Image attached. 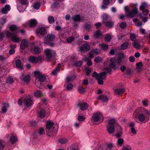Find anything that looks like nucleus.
Instances as JSON below:
<instances>
[{"mask_svg": "<svg viewBox=\"0 0 150 150\" xmlns=\"http://www.w3.org/2000/svg\"><path fill=\"white\" fill-rule=\"evenodd\" d=\"M137 5V3H134L132 5L131 7L132 8L131 11H129L131 9L130 8L128 7L127 6L125 7L124 9L125 13L128 17L133 18L138 13Z\"/></svg>", "mask_w": 150, "mask_h": 150, "instance_id": "nucleus-1", "label": "nucleus"}, {"mask_svg": "<svg viewBox=\"0 0 150 150\" xmlns=\"http://www.w3.org/2000/svg\"><path fill=\"white\" fill-rule=\"evenodd\" d=\"M54 123L51 121H47L46 124V132L49 136H52L57 132L58 127H53Z\"/></svg>", "mask_w": 150, "mask_h": 150, "instance_id": "nucleus-2", "label": "nucleus"}, {"mask_svg": "<svg viewBox=\"0 0 150 150\" xmlns=\"http://www.w3.org/2000/svg\"><path fill=\"white\" fill-rule=\"evenodd\" d=\"M103 119V117L102 114L99 112H96L93 115L91 121L96 124H98L102 122Z\"/></svg>", "mask_w": 150, "mask_h": 150, "instance_id": "nucleus-3", "label": "nucleus"}, {"mask_svg": "<svg viewBox=\"0 0 150 150\" xmlns=\"http://www.w3.org/2000/svg\"><path fill=\"white\" fill-rule=\"evenodd\" d=\"M144 112L140 113L138 117L139 120L141 122H145L149 120L150 116V110H144Z\"/></svg>", "mask_w": 150, "mask_h": 150, "instance_id": "nucleus-4", "label": "nucleus"}, {"mask_svg": "<svg viewBox=\"0 0 150 150\" xmlns=\"http://www.w3.org/2000/svg\"><path fill=\"white\" fill-rule=\"evenodd\" d=\"M117 124L114 119H112L109 120L107 126V130L109 134H112L115 132V128L116 127Z\"/></svg>", "mask_w": 150, "mask_h": 150, "instance_id": "nucleus-5", "label": "nucleus"}, {"mask_svg": "<svg viewBox=\"0 0 150 150\" xmlns=\"http://www.w3.org/2000/svg\"><path fill=\"white\" fill-rule=\"evenodd\" d=\"M122 59L118 57L117 61L115 58H111L110 59L111 63L109 66V67L113 68L115 70L117 69L120 66V63L122 62Z\"/></svg>", "mask_w": 150, "mask_h": 150, "instance_id": "nucleus-6", "label": "nucleus"}, {"mask_svg": "<svg viewBox=\"0 0 150 150\" xmlns=\"http://www.w3.org/2000/svg\"><path fill=\"white\" fill-rule=\"evenodd\" d=\"M55 37L54 35L52 34H48L44 39V43L50 46H54V44L52 41H53Z\"/></svg>", "mask_w": 150, "mask_h": 150, "instance_id": "nucleus-7", "label": "nucleus"}, {"mask_svg": "<svg viewBox=\"0 0 150 150\" xmlns=\"http://www.w3.org/2000/svg\"><path fill=\"white\" fill-rule=\"evenodd\" d=\"M6 34L7 37L11 38L12 40L15 42H19L21 40V38L18 36L15 33H11L9 31H6Z\"/></svg>", "mask_w": 150, "mask_h": 150, "instance_id": "nucleus-8", "label": "nucleus"}, {"mask_svg": "<svg viewBox=\"0 0 150 150\" xmlns=\"http://www.w3.org/2000/svg\"><path fill=\"white\" fill-rule=\"evenodd\" d=\"M23 103L27 107H29L31 106L33 103L32 97L30 96L26 95L22 98Z\"/></svg>", "mask_w": 150, "mask_h": 150, "instance_id": "nucleus-9", "label": "nucleus"}, {"mask_svg": "<svg viewBox=\"0 0 150 150\" xmlns=\"http://www.w3.org/2000/svg\"><path fill=\"white\" fill-rule=\"evenodd\" d=\"M34 74L35 76L36 79H38L40 82H43L46 79V76L42 74L41 72L36 71L34 72Z\"/></svg>", "mask_w": 150, "mask_h": 150, "instance_id": "nucleus-10", "label": "nucleus"}, {"mask_svg": "<svg viewBox=\"0 0 150 150\" xmlns=\"http://www.w3.org/2000/svg\"><path fill=\"white\" fill-rule=\"evenodd\" d=\"M44 53L47 59H49L52 58L55 54L54 52L52 50L47 48L44 50Z\"/></svg>", "mask_w": 150, "mask_h": 150, "instance_id": "nucleus-11", "label": "nucleus"}, {"mask_svg": "<svg viewBox=\"0 0 150 150\" xmlns=\"http://www.w3.org/2000/svg\"><path fill=\"white\" fill-rule=\"evenodd\" d=\"M42 58V57L40 56L37 57L31 56L29 58V60L30 62L36 63L41 62Z\"/></svg>", "mask_w": 150, "mask_h": 150, "instance_id": "nucleus-12", "label": "nucleus"}, {"mask_svg": "<svg viewBox=\"0 0 150 150\" xmlns=\"http://www.w3.org/2000/svg\"><path fill=\"white\" fill-rule=\"evenodd\" d=\"M71 20L74 21V22H82L84 20V18L83 17H81L79 15H77L72 16Z\"/></svg>", "mask_w": 150, "mask_h": 150, "instance_id": "nucleus-13", "label": "nucleus"}, {"mask_svg": "<svg viewBox=\"0 0 150 150\" xmlns=\"http://www.w3.org/2000/svg\"><path fill=\"white\" fill-rule=\"evenodd\" d=\"M36 33L37 35L38 36H39L40 35H44L47 32L46 30L44 28L41 27L37 29Z\"/></svg>", "mask_w": 150, "mask_h": 150, "instance_id": "nucleus-14", "label": "nucleus"}, {"mask_svg": "<svg viewBox=\"0 0 150 150\" xmlns=\"http://www.w3.org/2000/svg\"><path fill=\"white\" fill-rule=\"evenodd\" d=\"M90 49V46L88 43L83 44L79 48V50L81 52L87 51Z\"/></svg>", "mask_w": 150, "mask_h": 150, "instance_id": "nucleus-15", "label": "nucleus"}, {"mask_svg": "<svg viewBox=\"0 0 150 150\" xmlns=\"http://www.w3.org/2000/svg\"><path fill=\"white\" fill-rule=\"evenodd\" d=\"M20 78L22 81L28 83L29 81L30 77L29 75H25L23 73H21Z\"/></svg>", "mask_w": 150, "mask_h": 150, "instance_id": "nucleus-16", "label": "nucleus"}, {"mask_svg": "<svg viewBox=\"0 0 150 150\" xmlns=\"http://www.w3.org/2000/svg\"><path fill=\"white\" fill-rule=\"evenodd\" d=\"M106 73L103 72L102 75L97 79H98V83L99 85L102 84L103 83V80L105 79L106 77Z\"/></svg>", "mask_w": 150, "mask_h": 150, "instance_id": "nucleus-17", "label": "nucleus"}, {"mask_svg": "<svg viewBox=\"0 0 150 150\" xmlns=\"http://www.w3.org/2000/svg\"><path fill=\"white\" fill-rule=\"evenodd\" d=\"M88 107V105L85 103H79L77 105L78 108L82 111L87 110Z\"/></svg>", "mask_w": 150, "mask_h": 150, "instance_id": "nucleus-18", "label": "nucleus"}, {"mask_svg": "<svg viewBox=\"0 0 150 150\" xmlns=\"http://www.w3.org/2000/svg\"><path fill=\"white\" fill-rule=\"evenodd\" d=\"M116 127V133L115 136L117 137H120L121 136L122 134V128L119 125H117V124Z\"/></svg>", "mask_w": 150, "mask_h": 150, "instance_id": "nucleus-19", "label": "nucleus"}, {"mask_svg": "<svg viewBox=\"0 0 150 150\" xmlns=\"http://www.w3.org/2000/svg\"><path fill=\"white\" fill-rule=\"evenodd\" d=\"M144 110H146V109L144 108H138L134 111V116L135 117H137L138 115H139L140 113H143Z\"/></svg>", "mask_w": 150, "mask_h": 150, "instance_id": "nucleus-20", "label": "nucleus"}, {"mask_svg": "<svg viewBox=\"0 0 150 150\" xmlns=\"http://www.w3.org/2000/svg\"><path fill=\"white\" fill-rule=\"evenodd\" d=\"M94 36L97 38H101L103 36V33L100 30H98L95 32Z\"/></svg>", "mask_w": 150, "mask_h": 150, "instance_id": "nucleus-21", "label": "nucleus"}, {"mask_svg": "<svg viewBox=\"0 0 150 150\" xmlns=\"http://www.w3.org/2000/svg\"><path fill=\"white\" fill-rule=\"evenodd\" d=\"M9 28L11 31H15L16 33L18 32L19 31L22 33H23L24 32V31L23 30H19L17 27L14 25H11Z\"/></svg>", "mask_w": 150, "mask_h": 150, "instance_id": "nucleus-22", "label": "nucleus"}, {"mask_svg": "<svg viewBox=\"0 0 150 150\" xmlns=\"http://www.w3.org/2000/svg\"><path fill=\"white\" fill-rule=\"evenodd\" d=\"M33 1L32 5V7L34 9H38L40 6V3L37 0H33Z\"/></svg>", "mask_w": 150, "mask_h": 150, "instance_id": "nucleus-23", "label": "nucleus"}, {"mask_svg": "<svg viewBox=\"0 0 150 150\" xmlns=\"http://www.w3.org/2000/svg\"><path fill=\"white\" fill-rule=\"evenodd\" d=\"M37 23V20L34 19L30 20L28 23V25L31 28L35 26Z\"/></svg>", "mask_w": 150, "mask_h": 150, "instance_id": "nucleus-24", "label": "nucleus"}, {"mask_svg": "<svg viewBox=\"0 0 150 150\" xmlns=\"http://www.w3.org/2000/svg\"><path fill=\"white\" fill-rule=\"evenodd\" d=\"M11 7L9 5H7L5 6L4 7L2 8L1 9V12L3 14H6L8 11L10 10Z\"/></svg>", "mask_w": 150, "mask_h": 150, "instance_id": "nucleus-25", "label": "nucleus"}, {"mask_svg": "<svg viewBox=\"0 0 150 150\" xmlns=\"http://www.w3.org/2000/svg\"><path fill=\"white\" fill-rule=\"evenodd\" d=\"M28 41L25 40H23L22 41L20 47L22 49H24L28 47Z\"/></svg>", "mask_w": 150, "mask_h": 150, "instance_id": "nucleus-26", "label": "nucleus"}, {"mask_svg": "<svg viewBox=\"0 0 150 150\" xmlns=\"http://www.w3.org/2000/svg\"><path fill=\"white\" fill-rule=\"evenodd\" d=\"M136 70L138 72H141L142 70L143 63L142 62H140L136 64Z\"/></svg>", "mask_w": 150, "mask_h": 150, "instance_id": "nucleus-27", "label": "nucleus"}, {"mask_svg": "<svg viewBox=\"0 0 150 150\" xmlns=\"http://www.w3.org/2000/svg\"><path fill=\"white\" fill-rule=\"evenodd\" d=\"M9 107V105L8 103H4L3 104L1 107V111L3 113H5Z\"/></svg>", "mask_w": 150, "mask_h": 150, "instance_id": "nucleus-28", "label": "nucleus"}, {"mask_svg": "<svg viewBox=\"0 0 150 150\" xmlns=\"http://www.w3.org/2000/svg\"><path fill=\"white\" fill-rule=\"evenodd\" d=\"M97 98L102 100L103 102H106L108 101V99L105 96L101 95Z\"/></svg>", "mask_w": 150, "mask_h": 150, "instance_id": "nucleus-29", "label": "nucleus"}, {"mask_svg": "<svg viewBox=\"0 0 150 150\" xmlns=\"http://www.w3.org/2000/svg\"><path fill=\"white\" fill-rule=\"evenodd\" d=\"M16 65L17 68L19 69L22 70L23 69V67L22 65V63L20 60H16Z\"/></svg>", "mask_w": 150, "mask_h": 150, "instance_id": "nucleus-30", "label": "nucleus"}, {"mask_svg": "<svg viewBox=\"0 0 150 150\" xmlns=\"http://www.w3.org/2000/svg\"><path fill=\"white\" fill-rule=\"evenodd\" d=\"M42 50V47H38V46L35 47L33 49V52L36 54L40 53Z\"/></svg>", "mask_w": 150, "mask_h": 150, "instance_id": "nucleus-31", "label": "nucleus"}, {"mask_svg": "<svg viewBox=\"0 0 150 150\" xmlns=\"http://www.w3.org/2000/svg\"><path fill=\"white\" fill-rule=\"evenodd\" d=\"M114 91L117 94L119 95L125 91L124 88L115 89H114Z\"/></svg>", "mask_w": 150, "mask_h": 150, "instance_id": "nucleus-32", "label": "nucleus"}, {"mask_svg": "<svg viewBox=\"0 0 150 150\" xmlns=\"http://www.w3.org/2000/svg\"><path fill=\"white\" fill-rule=\"evenodd\" d=\"M76 78V76L74 75L71 76H67L66 79L65 81L67 82H69L72 81Z\"/></svg>", "mask_w": 150, "mask_h": 150, "instance_id": "nucleus-33", "label": "nucleus"}, {"mask_svg": "<svg viewBox=\"0 0 150 150\" xmlns=\"http://www.w3.org/2000/svg\"><path fill=\"white\" fill-rule=\"evenodd\" d=\"M74 58L71 56H69L65 60L66 62L70 63V64H72L73 62H74Z\"/></svg>", "mask_w": 150, "mask_h": 150, "instance_id": "nucleus-34", "label": "nucleus"}, {"mask_svg": "<svg viewBox=\"0 0 150 150\" xmlns=\"http://www.w3.org/2000/svg\"><path fill=\"white\" fill-rule=\"evenodd\" d=\"M124 141L122 138H120L118 139L117 143V146L119 147L123 145Z\"/></svg>", "mask_w": 150, "mask_h": 150, "instance_id": "nucleus-35", "label": "nucleus"}, {"mask_svg": "<svg viewBox=\"0 0 150 150\" xmlns=\"http://www.w3.org/2000/svg\"><path fill=\"white\" fill-rule=\"evenodd\" d=\"M148 4L146 2H144L142 3L141 5L140 6L139 10L142 11L146 9L145 8L147 6Z\"/></svg>", "mask_w": 150, "mask_h": 150, "instance_id": "nucleus-36", "label": "nucleus"}, {"mask_svg": "<svg viewBox=\"0 0 150 150\" xmlns=\"http://www.w3.org/2000/svg\"><path fill=\"white\" fill-rule=\"evenodd\" d=\"M105 25L108 28H112L113 26L114 23L110 21H108L105 23Z\"/></svg>", "mask_w": 150, "mask_h": 150, "instance_id": "nucleus-37", "label": "nucleus"}, {"mask_svg": "<svg viewBox=\"0 0 150 150\" xmlns=\"http://www.w3.org/2000/svg\"><path fill=\"white\" fill-rule=\"evenodd\" d=\"M10 140L12 143L14 144L17 141V139L16 137L12 135L10 137Z\"/></svg>", "mask_w": 150, "mask_h": 150, "instance_id": "nucleus-38", "label": "nucleus"}, {"mask_svg": "<svg viewBox=\"0 0 150 150\" xmlns=\"http://www.w3.org/2000/svg\"><path fill=\"white\" fill-rule=\"evenodd\" d=\"M45 111L44 110H41L39 113V116L40 118H43L45 116Z\"/></svg>", "mask_w": 150, "mask_h": 150, "instance_id": "nucleus-39", "label": "nucleus"}, {"mask_svg": "<svg viewBox=\"0 0 150 150\" xmlns=\"http://www.w3.org/2000/svg\"><path fill=\"white\" fill-rule=\"evenodd\" d=\"M109 16L108 15L106 14H104L102 16V18L103 19V22L105 23L107 21L108 19Z\"/></svg>", "mask_w": 150, "mask_h": 150, "instance_id": "nucleus-40", "label": "nucleus"}, {"mask_svg": "<svg viewBox=\"0 0 150 150\" xmlns=\"http://www.w3.org/2000/svg\"><path fill=\"white\" fill-rule=\"evenodd\" d=\"M13 82V78L11 77H9L6 80V84H11Z\"/></svg>", "mask_w": 150, "mask_h": 150, "instance_id": "nucleus-41", "label": "nucleus"}, {"mask_svg": "<svg viewBox=\"0 0 150 150\" xmlns=\"http://www.w3.org/2000/svg\"><path fill=\"white\" fill-rule=\"evenodd\" d=\"M103 72L100 73L99 74H97V73L96 72H94L92 76L95 78L97 79L99 78L102 74Z\"/></svg>", "mask_w": 150, "mask_h": 150, "instance_id": "nucleus-42", "label": "nucleus"}, {"mask_svg": "<svg viewBox=\"0 0 150 150\" xmlns=\"http://www.w3.org/2000/svg\"><path fill=\"white\" fill-rule=\"evenodd\" d=\"M134 47L136 49H139L141 47V45L139 42L134 41L133 43Z\"/></svg>", "mask_w": 150, "mask_h": 150, "instance_id": "nucleus-43", "label": "nucleus"}, {"mask_svg": "<svg viewBox=\"0 0 150 150\" xmlns=\"http://www.w3.org/2000/svg\"><path fill=\"white\" fill-rule=\"evenodd\" d=\"M111 39V36L109 34H107L105 37V40L106 41L109 42Z\"/></svg>", "mask_w": 150, "mask_h": 150, "instance_id": "nucleus-44", "label": "nucleus"}, {"mask_svg": "<svg viewBox=\"0 0 150 150\" xmlns=\"http://www.w3.org/2000/svg\"><path fill=\"white\" fill-rule=\"evenodd\" d=\"M128 45V43H124L121 45V48L122 50H125L127 48Z\"/></svg>", "mask_w": 150, "mask_h": 150, "instance_id": "nucleus-45", "label": "nucleus"}, {"mask_svg": "<svg viewBox=\"0 0 150 150\" xmlns=\"http://www.w3.org/2000/svg\"><path fill=\"white\" fill-rule=\"evenodd\" d=\"M101 47L102 49L104 50H107L108 48V46L106 44H101L99 45Z\"/></svg>", "mask_w": 150, "mask_h": 150, "instance_id": "nucleus-46", "label": "nucleus"}, {"mask_svg": "<svg viewBox=\"0 0 150 150\" xmlns=\"http://www.w3.org/2000/svg\"><path fill=\"white\" fill-rule=\"evenodd\" d=\"M140 17L142 21L144 23L147 22L148 19V18L147 17L143 16L142 15L140 16Z\"/></svg>", "mask_w": 150, "mask_h": 150, "instance_id": "nucleus-47", "label": "nucleus"}, {"mask_svg": "<svg viewBox=\"0 0 150 150\" xmlns=\"http://www.w3.org/2000/svg\"><path fill=\"white\" fill-rule=\"evenodd\" d=\"M91 51V53L93 52L95 55H97L99 53L100 50L96 48L93 50Z\"/></svg>", "mask_w": 150, "mask_h": 150, "instance_id": "nucleus-48", "label": "nucleus"}, {"mask_svg": "<svg viewBox=\"0 0 150 150\" xmlns=\"http://www.w3.org/2000/svg\"><path fill=\"white\" fill-rule=\"evenodd\" d=\"M122 150H132V148L129 145H126L122 146Z\"/></svg>", "mask_w": 150, "mask_h": 150, "instance_id": "nucleus-49", "label": "nucleus"}, {"mask_svg": "<svg viewBox=\"0 0 150 150\" xmlns=\"http://www.w3.org/2000/svg\"><path fill=\"white\" fill-rule=\"evenodd\" d=\"M130 38L132 41H135L136 38V34L134 33L131 34L130 36Z\"/></svg>", "mask_w": 150, "mask_h": 150, "instance_id": "nucleus-50", "label": "nucleus"}, {"mask_svg": "<svg viewBox=\"0 0 150 150\" xmlns=\"http://www.w3.org/2000/svg\"><path fill=\"white\" fill-rule=\"evenodd\" d=\"M92 27V25L91 23H87L84 26V28L87 30L90 29Z\"/></svg>", "mask_w": 150, "mask_h": 150, "instance_id": "nucleus-51", "label": "nucleus"}, {"mask_svg": "<svg viewBox=\"0 0 150 150\" xmlns=\"http://www.w3.org/2000/svg\"><path fill=\"white\" fill-rule=\"evenodd\" d=\"M59 142L62 144L67 143L68 142L67 140L65 138H62L59 139Z\"/></svg>", "mask_w": 150, "mask_h": 150, "instance_id": "nucleus-52", "label": "nucleus"}, {"mask_svg": "<svg viewBox=\"0 0 150 150\" xmlns=\"http://www.w3.org/2000/svg\"><path fill=\"white\" fill-rule=\"evenodd\" d=\"M67 86V90H70L72 89L73 88V85L71 83L66 84Z\"/></svg>", "mask_w": 150, "mask_h": 150, "instance_id": "nucleus-53", "label": "nucleus"}, {"mask_svg": "<svg viewBox=\"0 0 150 150\" xmlns=\"http://www.w3.org/2000/svg\"><path fill=\"white\" fill-rule=\"evenodd\" d=\"M102 59L101 57H96L94 60V61L95 62L99 63L102 61Z\"/></svg>", "mask_w": 150, "mask_h": 150, "instance_id": "nucleus-54", "label": "nucleus"}, {"mask_svg": "<svg viewBox=\"0 0 150 150\" xmlns=\"http://www.w3.org/2000/svg\"><path fill=\"white\" fill-rule=\"evenodd\" d=\"M105 148L110 150H113V145L112 144H109Z\"/></svg>", "mask_w": 150, "mask_h": 150, "instance_id": "nucleus-55", "label": "nucleus"}, {"mask_svg": "<svg viewBox=\"0 0 150 150\" xmlns=\"http://www.w3.org/2000/svg\"><path fill=\"white\" fill-rule=\"evenodd\" d=\"M38 133L40 135H42L45 134L44 129L42 128H40L39 130Z\"/></svg>", "mask_w": 150, "mask_h": 150, "instance_id": "nucleus-56", "label": "nucleus"}, {"mask_svg": "<svg viewBox=\"0 0 150 150\" xmlns=\"http://www.w3.org/2000/svg\"><path fill=\"white\" fill-rule=\"evenodd\" d=\"M74 39V37H71L67 39L66 41L67 43H70L73 41Z\"/></svg>", "mask_w": 150, "mask_h": 150, "instance_id": "nucleus-57", "label": "nucleus"}, {"mask_svg": "<svg viewBox=\"0 0 150 150\" xmlns=\"http://www.w3.org/2000/svg\"><path fill=\"white\" fill-rule=\"evenodd\" d=\"M6 18H2L0 19V24L2 25L4 24L6 21Z\"/></svg>", "mask_w": 150, "mask_h": 150, "instance_id": "nucleus-58", "label": "nucleus"}, {"mask_svg": "<svg viewBox=\"0 0 150 150\" xmlns=\"http://www.w3.org/2000/svg\"><path fill=\"white\" fill-rule=\"evenodd\" d=\"M59 71L58 68H56L54 69L52 72V75L56 76L57 75V72Z\"/></svg>", "mask_w": 150, "mask_h": 150, "instance_id": "nucleus-59", "label": "nucleus"}, {"mask_svg": "<svg viewBox=\"0 0 150 150\" xmlns=\"http://www.w3.org/2000/svg\"><path fill=\"white\" fill-rule=\"evenodd\" d=\"M78 91L81 93H84V89L81 86H79L78 88Z\"/></svg>", "mask_w": 150, "mask_h": 150, "instance_id": "nucleus-60", "label": "nucleus"}, {"mask_svg": "<svg viewBox=\"0 0 150 150\" xmlns=\"http://www.w3.org/2000/svg\"><path fill=\"white\" fill-rule=\"evenodd\" d=\"M41 94V92L40 91H37L35 92L34 96L36 97H39L40 96V95Z\"/></svg>", "mask_w": 150, "mask_h": 150, "instance_id": "nucleus-61", "label": "nucleus"}, {"mask_svg": "<svg viewBox=\"0 0 150 150\" xmlns=\"http://www.w3.org/2000/svg\"><path fill=\"white\" fill-rule=\"evenodd\" d=\"M6 88L5 85L4 83H1L0 84V92L2 91V90H4L5 88Z\"/></svg>", "mask_w": 150, "mask_h": 150, "instance_id": "nucleus-62", "label": "nucleus"}, {"mask_svg": "<svg viewBox=\"0 0 150 150\" xmlns=\"http://www.w3.org/2000/svg\"><path fill=\"white\" fill-rule=\"evenodd\" d=\"M75 64L77 67H81L82 64V62L81 61L76 62Z\"/></svg>", "mask_w": 150, "mask_h": 150, "instance_id": "nucleus-63", "label": "nucleus"}, {"mask_svg": "<svg viewBox=\"0 0 150 150\" xmlns=\"http://www.w3.org/2000/svg\"><path fill=\"white\" fill-rule=\"evenodd\" d=\"M49 22L50 23H52L54 21V19L52 16H50L49 17L48 19Z\"/></svg>", "mask_w": 150, "mask_h": 150, "instance_id": "nucleus-64", "label": "nucleus"}]
</instances>
